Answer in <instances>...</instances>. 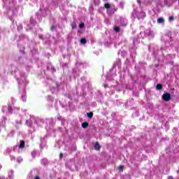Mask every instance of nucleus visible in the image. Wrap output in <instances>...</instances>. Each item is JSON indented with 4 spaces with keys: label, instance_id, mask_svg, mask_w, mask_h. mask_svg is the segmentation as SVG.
Segmentation results:
<instances>
[{
    "label": "nucleus",
    "instance_id": "9d476101",
    "mask_svg": "<svg viewBox=\"0 0 179 179\" xmlns=\"http://www.w3.org/2000/svg\"><path fill=\"white\" fill-rule=\"evenodd\" d=\"M104 7L106 9H110V8H111V4L108 3H105Z\"/></svg>",
    "mask_w": 179,
    "mask_h": 179
},
{
    "label": "nucleus",
    "instance_id": "f3484780",
    "mask_svg": "<svg viewBox=\"0 0 179 179\" xmlns=\"http://www.w3.org/2000/svg\"><path fill=\"white\" fill-rule=\"evenodd\" d=\"M2 118H3V120L4 121V122H6V120H8V118H6V117H5V116H3Z\"/></svg>",
    "mask_w": 179,
    "mask_h": 179
},
{
    "label": "nucleus",
    "instance_id": "ddd939ff",
    "mask_svg": "<svg viewBox=\"0 0 179 179\" xmlns=\"http://www.w3.org/2000/svg\"><path fill=\"white\" fill-rule=\"evenodd\" d=\"M87 115L88 118H92L93 117V113H87Z\"/></svg>",
    "mask_w": 179,
    "mask_h": 179
},
{
    "label": "nucleus",
    "instance_id": "f03ea898",
    "mask_svg": "<svg viewBox=\"0 0 179 179\" xmlns=\"http://www.w3.org/2000/svg\"><path fill=\"white\" fill-rule=\"evenodd\" d=\"M94 148L96 149V150H100V149H101V145H100V143H99V142H96L95 143Z\"/></svg>",
    "mask_w": 179,
    "mask_h": 179
},
{
    "label": "nucleus",
    "instance_id": "2eb2a0df",
    "mask_svg": "<svg viewBox=\"0 0 179 179\" xmlns=\"http://www.w3.org/2000/svg\"><path fill=\"white\" fill-rule=\"evenodd\" d=\"M50 30L51 31H54V30H55V25H52Z\"/></svg>",
    "mask_w": 179,
    "mask_h": 179
},
{
    "label": "nucleus",
    "instance_id": "0eeeda50",
    "mask_svg": "<svg viewBox=\"0 0 179 179\" xmlns=\"http://www.w3.org/2000/svg\"><path fill=\"white\" fill-rule=\"evenodd\" d=\"M113 30H114V31H115V33H120V27H114Z\"/></svg>",
    "mask_w": 179,
    "mask_h": 179
},
{
    "label": "nucleus",
    "instance_id": "7ed1b4c3",
    "mask_svg": "<svg viewBox=\"0 0 179 179\" xmlns=\"http://www.w3.org/2000/svg\"><path fill=\"white\" fill-rule=\"evenodd\" d=\"M81 127L84 128V129H86L89 127V122H83L81 124Z\"/></svg>",
    "mask_w": 179,
    "mask_h": 179
},
{
    "label": "nucleus",
    "instance_id": "aec40b11",
    "mask_svg": "<svg viewBox=\"0 0 179 179\" xmlns=\"http://www.w3.org/2000/svg\"><path fill=\"white\" fill-rule=\"evenodd\" d=\"M34 179H40V177L38 176H36L34 177Z\"/></svg>",
    "mask_w": 179,
    "mask_h": 179
},
{
    "label": "nucleus",
    "instance_id": "6ab92c4d",
    "mask_svg": "<svg viewBox=\"0 0 179 179\" xmlns=\"http://www.w3.org/2000/svg\"><path fill=\"white\" fill-rule=\"evenodd\" d=\"M168 179H174V177L170 176H168Z\"/></svg>",
    "mask_w": 179,
    "mask_h": 179
},
{
    "label": "nucleus",
    "instance_id": "20e7f679",
    "mask_svg": "<svg viewBox=\"0 0 179 179\" xmlns=\"http://www.w3.org/2000/svg\"><path fill=\"white\" fill-rule=\"evenodd\" d=\"M25 145H26V143H24V141H21L19 145L20 149H23Z\"/></svg>",
    "mask_w": 179,
    "mask_h": 179
},
{
    "label": "nucleus",
    "instance_id": "4be33fe9",
    "mask_svg": "<svg viewBox=\"0 0 179 179\" xmlns=\"http://www.w3.org/2000/svg\"><path fill=\"white\" fill-rule=\"evenodd\" d=\"M178 1H179V0H178Z\"/></svg>",
    "mask_w": 179,
    "mask_h": 179
},
{
    "label": "nucleus",
    "instance_id": "9b49d317",
    "mask_svg": "<svg viewBox=\"0 0 179 179\" xmlns=\"http://www.w3.org/2000/svg\"><path fill=\"white\" fill-rule=\"evenodd\" d=\"M86 43H87V41L86 40V38H81L80 44H86Z\"/></svg>",
    "mask_w": 179,
    "mask_h": 179
},
{
    "label": "nucleus",
    "instance_id": "412c9836",
    "mask_svg": "<svg viewBox=\"0 0 179 179\" xmlns=\"http://www.w3.org/2000/svg\"><path fill=\"white\" fill-rule=\"evenodd\" d=\"M58 120H61V117H58Z\"/></svg>",
    "mask_w": 179,
    "mask_h": 179
},
{
    "label": "nucleus",
    "instance_id": "39448f33",
    "mask_svg": "<svg viewBox=\"0 0 179 179\" xmlns=\"http://www.w3.org/2000/svg\"><path fill=\"white\" fill-rule=\"evenodd\" d=\"M71 29H73V30L75 29H76V27H77L76 22L73 21V22L71 23Z\"/></svg>",
    "mask_w": 179,
    "mask_h": 179
},
{
    "label": "nucleus",
    "instance_id": "1a4fd4ad",
    "mask_svg": "<svg viewBox=\"0 0 179 179\" xmlns=\"http://www.w3.org/2000/svg\"><path fill=\"white\" fill-rule=\"evenodd\" d=\"M13 108H12V106L10 105H8V111L9 113V114H12V111H13Z\"/></svg>",
    "mask_w": 179,
    "mask_h": 179
},
{
    "label": "nucleus",
    "instance_id": "6e6552de",
    "mask_svg": "<svg viewBox=\"0 0 179 179\" xmlns=\"http://www.w3.org/2000/svg\"><path fill=\"white\" fill-rule=\"evenodd\" d=\"M156 89L157 90H162V89H163V85L162 84H157Z\"/></svg>",
    "mask_w": 179,
    "mask_h": 179
},
{
    "label": "nucleus",
    "instance_id": "4468645a",
    "mask_svg": "<svg viewBox=\"0 0 179 179\" xmlns=\"http://www.w3.org/2000/svg\"><path fill=\"white\" fill-rule=\"evenodd\" d=\"M79 27H80V29H83V27H85V22H81L79 24Z\"/></svg>",
    "mask_w": 179,
    "mask_h": 179
},
{
    "label": "nucleus",
    "instance_id": "a211bd4d",
    "mask_svg": "<svg viewBox=\"0 0 179 179\" xmlns=\"http://www.w3.org/2000/svg\"><path fill=\"white\" fill-rule=\"evenodd\" d=\"M62 157H64V154L60 153V155H59V158H60V159H62Z\"/></svg>",
    "mask_w": 179,
    "mask_h": 179
},
{
    "label": "nucleus",
    "instance_id": "423d86ee",
    "mask_svg": "<svg viewBox=\"0 0 179 179\" xmlns=\"http://www.w3.org/2000/svg\"><path fill=\"white\" fill-rule=\"evenodd\" d=\"M157 23L162 24L164 23V19L163 17H159L157 19Z\"/></svg>",
    "mask_w": 179,
    "mask_h": 179
},
{
    "label": "nucleus",
    "instance_id": "f8f14e48",
    "mask_svg": "<svg viewBox=\"0 0 179 179\" xmlns=\"http://www.w3.org/2000/svg\"><path fill=\"white\" fill-rule=\"evenodd\" d=\"M118 170L119 171H124V166L120 165V166H118Z\"/></svg>",
    "mask_w": 179,
    "mask_h": 179
},
{
    "label": "nucleus",
    "instance_id": "dca6fc26",
    "mask_svg": "<svg viewBox=\"0 0 179 179\" xmlns=\"http://www.w3.org/2000/svg\"><path fill=\"white\" fill-rule=\"evenodd\" d=\"M174 20V17L173 16H170L169 17V22H173Z\"/></svg>",
    "mask_w": 179,
    "mask_h": 179
},
{
    "label": "nucleus",
    "instance_id": "f257e3e1",
    "mask_svg": "<svg viewBox=\"0 0 179 179\" xmlns=\"http://www.w3.org/2000/svg\"><path fill=\"white\" fill-rule=\"evenodd\" d=\"M163 100L164 101H170L171 100V94L170 93H164L162 96Z\"/></svg>",
    "mask_w": 179,
    "mask_h": 179
}]
</instances>
